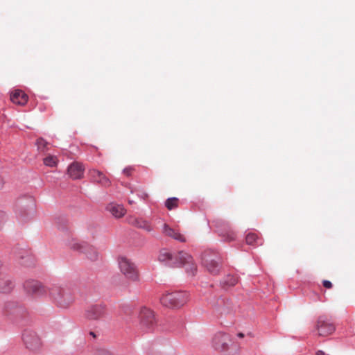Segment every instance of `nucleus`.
Here are the masks:
<instances>
[{"instance_id":"1","label":"nucleus","mask_w":355,"mask_h":355,"mask_svg":"<svg viewBox=\"0 0 355 355\" xmlns=\"http://www.w3.org/2000/svg\"><path fill=\"white\" fill-rule=\"evenodd\" d=\"M158 259L171 267H185L189 275H195L197 270L193 257L184 251L172 252L169 250L162 249L159 252Z\"/></svg>"},{"instance_id":"2","label":"nucleus","mask_w":355,"mask_h":355,"mask_svg":"<svg viewBox=\"0 0 355 355\" xmlns=\"http://www.w3.org/2000/svg\"><path fill=\"white\" fill-rule=\"evenodd\" d=\"M213 347L225 355H238L240 352L239 344L232 340L230 336L226 333L217 332L212 338Z\"/></svg>"},{"instance_id":"3","label":"nucleus","mask_w":355,"mask_h":355,"mask_svg":"<svg viewBox=\"0 0 355 355\" xmlns=\"http://www.w3.org/2000/svg\"><path fill=\"white\" fill-rule=\"evenodd\" d=\"M49 295L54 302L62 309L67 308L74 301L71 293L58 285H51L49 288Z\"/></svg>"},{"instance_id":"4","label":"nucleus","mask_w":355,"mask_h":355,"mask_svg":"<svg viewBox=\"0 0 355 355\" xmlns=\"http://www.w3.org/2000/svg\"><path fill=\"white\" fill-rule=\"evenodd\" d=\"M189 296L186 291L167 292L160 297V302L168 308H179L187 302Z\"/></svg>"},{"instance_id":"5","label":"nucleus","mask_w":355,"mask_h":355,"mask_svg":"<svg viewBox=\"0 0 355 355\" xmlns=\"http://www.w3.org/2000/svg\"><path fill=\"white\" fill-rule=\"evenodd\" d=\"M119 268L121 273L128 279L137 282L139 280L138 270L136 265L125 257L118 258Z\"/></svg>"},{"instance_id":"6","label":"nucleus","mask_w":355,"mask_h":355,"mask_svg":"<svg viewBox=\"0 0 355 355\" xmlns=\"http://www.w3.org/2000/svg\"><path fill=\"white\" fill-rule=\"evenodd\" d=\"M44 286L40 282L34 279H28L24 284L25 291L34 297H40L49 294V288Z\"/></svg>"},{"instance_id":"7","label":"nucleus","mask_w":355,"mask_h":355,"mask_svg":"<svg viewBox=\"0 0 355 355\" xmlns=\"http://www.w3.org/2000/svg\"><path fill=\"white\" fill-rule=\"evenodd\" d=\"M139 327L145 331L153 329L155 325V318L153 312L146 307L141 309L139 315Z\"/></svg>"},{"instance_id":"8","label":"nucleus","mask_w":355,"mask_h":355,"mask_svg":"<svg viewBox=\"0 0 355 355\" xmlns=\"http://www.w3.org/2000/svg\"><path fill=\"white\" fill-rule=\"evenodd\" d=\"M202 262L207 270L212 275H217L220 269V258L216 255H210L206 252L202 257Z\"/></svg>"},{"instance_id":"9","label":"nucleus","mask_w":355,"mask_h":355,"mask_svg":"<svg viewBox=\"0 0 355 355\" xmlns=\"http://www.w3.org/2000/svg\"><path fill=\"white\" fill-rule=\"evenodd\" d=\"M315 329L320 336H327L335 331L334 325L325 316L318 318Z\"/></svg>"},{"instance_id":"10","label":"nucleus","mask_w":355,"mask_h":355,"mask_svg":"<svg viewBox=\"0 0 355 355\" xmlns=\"http://www.w3.org/2000/svg\"><path fill=\"white\" fill-rule=\"evenodd\" d=\"M105 312L104 304H93L85 309V317L89 320H98L105 315Z\"/></svg>"},{"instance_id":"11","label":"nucleus","mask_w":355,"mask_h":355,"mask_svg":"<svg viewBox=\"0 0 355 355\" xmlns=\"http://www.w3.org/2000/svg\"><path fill=\"white\" fill-rule=\"evenodd\" d=\"M26 348L30 350H37L41 346V340L37 335L31 331H26L22 336Z\"/></svg>"},{"instance_id":"12","label":"nucleus","mask_w":355,"mask_h":355,"mask_svg":"<svg viewBox=\"0 0 355 355\" xmlns=\"http://www.w3.org/2000/svg\"><path fill=\"white\" fill-rule=\"evenodd\" d=\"M12 252L21 265L29 267L33 264L34 258L29 250L24 248H17Z\"/></svg>"},{"instance_id":"13","label":"nucleus","mask_w":355,"mask_h":355,"mask_svg":"<svg viewBox=\"0 0 355 355\" xmlns=\"http://www.w3.org/2000/svg\"><path fill=\"white\" fill-rule=\"evenodd\" d=\"M216 226L218 234L223 238L224 241H231L235 239V234L231 230L227 223L219 220L216 221Z\"/></svg>"},{"instance_id":"14","label":"nucleus","mask_w":355,"mask_h":355,"mask_svg":"<svg viewBox=\"0 0 355 355\" xmlns=\"http://www.w3.org/2000/svg\"><path fill=\"white\" fill-rule=\"evenodd\" d=\"M71 248L73 250L85 253L87 257L92 261H95L98 259L97 252L85 243L74 242L71 244Z\"/></svg>"},{"instance_id":"15","label":"nucleus","mask_w":355,"mask_h":355,"mask_svg":"<svg viewBox=\"0 0 355 355\" xmlns=\"http://www.w3.org/2000/svg\"><path fill=\"white\" fill-rule=\"evenodd\" d=\"M15 287L13 279L9 275L0 273V293L8 294Z\"/></svg>"},{"instance_id":"16","label":"nucleus","mask_w":355,"mask_h":355,"mask_svg":"<svg viewBox=\"0 0 355 355\" xmlns=\"http://www.w3.org/2000/svg\"><path fill=\"white\" fill-rule=\"evenodd\" d=\"M67 173L73 180L81 179L84 174V166L81 163L73 162L68 166Z\"/></svg>"},{"instance_id":"17","label":"nucleus","mask_w":355,"mask_h":355,"mask_svg":"<svg viewBox=\"0 0 355 355\" xmlns=\"http://www.w3.org/2000/svg\"><path fill=\"white\" fill-rule=\"evenodd\" d=\"M88 174L91 180L94 182H97L105 187L110 184L109 179L101 171L97 169H89Z\"/></svg>"},{"instance_id":"18","label":"nucleus","mask_w":355,"mask_h":355,"mask_svg":"<svg viewBox=\"0 0 355 355\" xmlns=\"http://www.w3.org/2000/svg\"><path fill=\"white\" fill-rule=\"evenodd\" d=\"M23 308L15 301H6L1 306V311L3 314H10L17 312Z\"/></svg>"},{"instance_id":"19","label":"nucleus","mask_w":355,"mask_h":355,"mask_svg":"<svg viewBox=\"0 0 355 355\" xmlns=\"http://www.w3.org/2000/svg\"><path fill=\"white\" fill-rule=\"evenodd\" d=\"M162 232L166 236H170L175 240L179 241L180 242L185 241V238L182 234L174 229H172L166 223L163 225Z\"/></svg>"},{"instance_id":"20","label":"nucleus","mask_w":355,"mask_h":355,"mask_svg":"<svg viewBox=\"0 0 355 355\" xmlns=\"http://www.w3.org/2000/svg\"><path fill=\"white\" fill-rule=\"evenodd\" d=\"M28 96L23 91L15 90L10 95V100L16 104L24 105L28 101Z\"/></svg>"},{"instance_id":"21","label":"nucleus","mask_w":355,"mask_h":355,"mask_svg":"<svg viewBox=\"0 0 355 355\" xmlns=\"http://www.w3.org/2000/svg\"><path fill=\"white\" fill-rule=\"evenodd\" d=\"M107 209L116 218L122 217L125 213V209L123 205L114 203L108 205Z\"/></svg>"},{"instance_id":"22","label":"nucleus","mask_w":355,"mask_h":355,"mask_svg":"<svg viewBox=\"0 0 355 355\" xmlns=\"http://www.w3.org/2000/svg\"><path fill=\"white\" fill-rule=\"evenodd\" d=\"M246 243L248 245L258 246L262 245V240L260 239L257 234L253 232H249L247 234L245 237Z\"/></svg>"},{"instance_id":"23","label":"nucleus","mask_w":355,"mask_h":355,"mask_svg":"<svg viewBox=\"0 0 355 355\" xmlns=\"http://www.w3.org/2000/svg\"><path fill=\"white\" fill-rule=\"evenodd\" d=\"M134 225H135L138 228L143 229L148 232H153V227L151 226L150 223L147 220L135 219L134 221Z\"/></svg>"},{"instance_id":"24","label":"nucleus","mask_w":355,"mask_h":355,"mask_svg":"<svg viewBox=\"0 0 355 355\" xmlns=\"http://www.w3.org/2000/svg\"><path fill=\"white\" fill-rule=\"evenodd\" d=\"M237 277H236L234 275H228L224 278L223 281L222 282V284L224 286H234L237 283Z\"/></svg>"},{"instance_id":"25","label":"nucleus","mask_w":355,"mask_h":355,"mask_svg":"<svg viewBox=\"0 0 355 355\" xmlns=\"http://www.w3.org/2000/svg\"><path fill=\"white\" fill-rule=\"evenodd\" d=\"M178 198L175 197L168 198L165 202V206L169 210L178 207Z\"/></svg>"},{"instance_id":"26","label":"nucleus","mask_w":355,"mask_h":355,"mask_svg":"<svg viewBox=\"0 0 355 355\" xmlns=\"http://www.w3.org/2000/svg\"><path fill=\"white\" fill-rule=\"evenodd\" d=\"M44 164L48 166H55L56 165V157L53 156H49L44 159Z\"/></svg>"},{"instance_id":"27","label":"nucleus","mask_w":355,"mask_h":355,"mask_svg":"<svg viewBox=\"0 0 355 355\" xmlns=\"http://www.w3.org/2000/svg\"><path fill=\"white\" fill-rule=\"evenodd\" d=\"M36 145L40 150H44L47 145V142L44 139L39 138L37 139Z\"/></svg>"},{"instance_id":"28","label":"nucleus","mask_w":355,"mask_h":355,"mask_svg":"<svg viewBox=\"0 0 355 355\" xmlns=\"http://www.w3.org/2000/svg\"><path fill=\"white\" fill-rule=\"evenodd\" d=\"M33 214V211H28L26 215H24L21 212H20L19 215L18 216L19 220H20L21 222L27 220Z\"/></svg>"},{"instance_id":"29","label":"nucleus","mask_w":355,"mask_h":355,"mask_svg":"<svg viewBox=\"0 0 355 355\" xmlns=\"http://www.w3.org/2000/svg\"><path fill=\"white\" fill-rule=\"evenodd\" d=\"M5 220H6V214L3 211H0V230H1Z\"/></svg>"},{"instance_id":"30","label":"nucleus","mask_w":355,"mask_h":355,"mask_svg":"<svg viewBox=\"0 0 355 355\" xmlns=\"http://www.w3.org/2000/svg\"><path fill=\"white\" fill-rule=\"evenodd\" d=\"M322 284L327 288H331L332 287V283L329 280H324Z\"/></svg>"},{"instance_id":"31","label":"nucleus","mask_w":355,"mask_h":355,"mask_svg":"<svg viewBox=\"0 0 355 355\" xmlns=\"http://www.w3.org/2000/svg\"><path fill=\"white\" fill-rule=\"evenodd\" d=\"M131 170L132 168H125L123 170V173H125L126 175H130V172H131Z\"/></svg>"},{"instance_id":"32","label":"nucleus","mask_w":355,"mask_h":355,"mask_svg":"<svg viewBox=\"0 0 355 355\" xmlns=\"http://www.w3.org/2000/svg\"><path fill=\"white\" fill-rule=\"evenodd\" d=\"M316 355H328L322 350H318L315 353Z\"/></svg>"},{"instance_id":"33","label":"nucleus","mask_w":355,"mask_h":355,"mask_svg":"<svg viewBox=\"0 0 355 355\" xmlns=\"http://www.w3.org/2000/svg\"><path fill=\"white\" fill-rule=\"evenodd\" d=\"M3 184H4V182H3V179L0 177V189L1 188H3Z\"/></svg>"},{"instance_id":"34","label":"nucleus","mask_w":355,"mask_h":355,"mask_svg":"<svg viewBox=\"0 0 355 355\" xmlns=\"http://www.w3.org/2000/svg\"><path fill=\"white\" fill-rule=\"evenodd\" d=\"M217 303H218V305H221L222 304H223V299H219L218 300Z\"/></svg>"},{"instance_id":"35","label":"nucleus","mask_w":355,"mask_h":355,"mask_svg":"<svg viewBox=\"0 0 355 355\" xmlns=\"http://www.w3.org/2000/svg\"><path fill=\"white\" fill-rule=\"evenodd\" d=\"M237 336H238L239 338H243V337H244V334H243V333H239V334H237Z\"/></svg>"},{"instance_id":"36","label":"nucleus","mask_w":355,"mask_h":355,"mask_svg":"<svg viewBox=\"0 0 355 355\" xmlns=\"http://www.w3.org/2000/svg\"><path fill=\"white\" fill-rule=\"evenodd\" d=\"M89 334H90L91 336H92L94 338H95V337H96V335H95L94 332H93V331H90V332H89Z\"/></svg>"},{"instance_id":"37","label":"nucleus","mask_w":355,"mask_h":355,"mask_svg":"<svg viewBox=\"0 0 355 355\" xmlns=\"http://www.w3.org/2000/svg\"><path fill=\"white\" fill-rule=\"evenodd\" d=\"M128 202H129L130 204H132L133 203L132 200H129Z\"/></svg>"}]
</instances>
